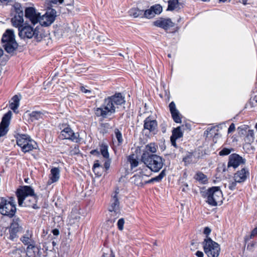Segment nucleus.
<instances>
[{
  "label": "nucleus",
  "mask_w": 257,
  "mask_h": 257,
  "mask_svg": "<svg viewBox=\"0 0 257 257\" xmlns=\"http://www.w3.org/2000/svg\"><path fill=\"white\" fill-rule=\"evenodd\" d=\"M245 245H247V249L251 250L254 245V243L252 241H249L247 243H245Z\"/></svg>",
  "instance_id": "obj_54"
},
{
  "label": "nucleus",
  "mask_w": 257,
  "mask_h": 257,
  "mask_svg": "<svg viewBox=\"0 0 257 257\" xmlns=\"http://www.w3.org/2000/svg\"><path fill=\"white\" fill-rule=\"evenodd\" d=\"M254 139V132L252 130H249L246 134L244 138V141L247 144H251Z\"/></svg>",
  "instance_id": "obj_34"
},
{
  "label": "nucleus",
  "mask_w": 257,
  "mask_h": 257,
  "mask_svg": "<svg viewBox=\"0 0 257 257\" xmlns=\"http://www.w3.org/2000/svg\"><path fill=\"white\" fill-rule=\"evenodd\" d=\"M249 171L247 168H243L234 174V180L239 183L245 182L249 177Z\"/></svg>",
  "instance_id": "obj_14"
},
{
  "label": "nucleus",
  "mask_w": 257,
  "mask_h": 257,
  "mask_svg": "<svg viewBox=\"0 0 257 257\" xmlns=\"http://www.w3.org/2000/svg\"><path fill=\"white\" fill-rule=\"evenodd\" d=\"M79 206H76L72 209L70 214L68 217V224H73L78 222L80 218Z\"/></svg>",
  "instance_id": "obj_18"
},
{
  "label": "nucleus",
  "mask_w": 257,
  "mask_h": 257,
  "mask_svg": "<svg viewBox=\"0 0 257 257\" xmlns=\"http://www.w3.org/2000/svg\"><path fill=\"white\" fill-rule=\"evenodd\" d=\"M168 6L167 11H173L176 9H180V4L178 0H169L168 1Z\"/></svg>",
  "instance_id": "obj_31"
},
{
  "label": "nucleus",
  "mask_w": 257,
  "mask_h": 257,
  "mask_svg": "<svg viewBox=\"0 0 257 257\" xmlns=\"http://www.w3.org/2000/svg\"><path fill=\"white\" fill-rule=\"evenodd\" d=\"M21 240L25 245H28L29 243H31L33 240L31 239L28 235H24L21 238Z\"/></svg>",
  "instance_id": "obj_47"
},
{
  "label": "nucleus",
  "mask_w": 257,
  "mask_h": 257,
  "mask_svg": "<svg viewBox=\"0 0 257 257\" xmlns=\"http://www.w3.org/2000/svg\"><path fill=\"white\" fill-rule=\"evenodd\" d=\"M230 153L231 150L228 148H223L221 151L219 152V154L220 156H225L229 155Z\"/></svg>",
  "instance_id": "obj_50"
},
{
  "label": "nucleus",
  "mask_w": 257,
  "mask_h": 257,
  "mask_svg": "<svg viewBox=\"0 0 257 257\" xmlns=\"http://www.w3.org/2000/svg\"><path fill=\"white\" fill-rule=\"evenodd\" d=\"M76 31V28L72 24L70 26L65 28V33H67V36L70 38L73 37Z\"/></svg>",
  "instance_id": "obj_36"
},
{
  "label": "nucleus",
  "mask_w": 257,
  "mask_h": 257,
  "mask_svg": "<svg viewBox=\"0 0 257 257\" xmlns=\"http://www.w3.org/2000/svg\"><path fill=\"white\" fill-rule=\"evenodd\" d=\"M35 29L30 26H25L22 27H19V35L22 39H30L33 37L35 35Z\"/></svg>",
  "instance_id": "obj_15"
},
{
  "label": "nucleus",
  "mask_w": 257,
  "mask_h": 257,
  "mask_svg": "<svg viewBox=\"0 0 257 257\" xmlns=\"http://www.w3.org/2000/svg\"><path fill=\"white\" fill-rule=\"evenodd\" d=\"M169 109L173 120L177 123H180L182 122L181 114L176 108V104L174 101H172L169 105Z\"/></svg>",
  "instance_id": "obj_19"
},
{
  "label": "nucleus",
  "mask_w": 257,
  "mask_h": 257,
  "mask_svg": "<svg viewBox=\"0 0 257 257\" xmlns=\"http://www.w3.org/2000/svg\"><path fill=\"white\" fill-rule=\"evenodd\" d=\"M21 229L20 219L19 217H15L11 224L10 230L19 232Z\"/></svg>",
  "instance_id": "obj_24"
},
{
  "label": "nucleus",
  "mask_w": 257,
  "mask_h": 257,
  "mask_svg": "<svg viewBox=\"0 0 257 257\" xmlns=\"http://www.w3.org/2000/svg\"><path fill=\"white\" fill-rule=\"evenodd\" d=\"M127 162L130 164L132 170L137 167L139 165V161L134 154L127 157Z\"/></svg>",
  "instance_id": "obj_32"
},
{
  "label": "nucleus",
  "mask_w": 257,
  "mask_h": 257,
  "mask_svg": "<svg viewBox=\"0 0 257 257\" xmlns=\"http://www.w3.org/2000/svg\"><path fill=\"white\" fill-rule=\"evenodd\" d=\"M124 102V97L120 93H116L113 95L105 98L100 107L95 109V114L97 117L106 118L116 112L118 105Z\"/></svg>",
  "instance_id": "obj_1"
},
{
  "label": "nucleus",
  "mask_w": 257,
  "mask_h": 257,
  "mask_svg": "<svg viewBox=\"0 0 257 257\" xmlns=\"http://www.w3.org/2000/svg\"><path fill=\"white\" fill-rule=\"evenodd\" d=\"M60 177V171L57 168H53L51 170L50 183L57 182Z\"/></svg>",
  "instance_id": "obj_28"
},
{
  "label": "nucleus",
  "mask_w": 257,
  "mask_h": 257,
  "mask_svg": "<svg viewBox=\"0 0 257 257\" xmlns=\"http://www.w3.org/2000/svg\"><path fill=\"white\" fill-rule=\"evenodd\" d=\"M79 152L80 150L79 149V147L76 144L74 145L73 147H71L69 150V154L70 155H77Z\"/></svg>",
  "instance_id": "obj_44"
},
{
  "label": "nucleus",
  "mask_w": 257,
  "mask_h": 257,
  "mask_svg": "<svg viewBox=\"0 0 257 257\" xmlns=\"http://www.w3.org/2000/svg\"><path fill=\"white\" fill-rule=\"evenodd\" d=\"M224 123H221L219 124L218 125L211 126L210 127H208L204 133V136L206 137H215L216 135H217V132L218 131V130L217 128L219 127V126H221L222 125H224Z\"/></svg>",
  "instance_id": "obj_20"
},
{
  "label": "nucleus",
  "mask_w": 257,
  "mask_h": 257,
  "mask_svg": "<svg viewBox=\"0 0 257 257\" xmlns=\"http://www.w3.org/2000/svg\"><path fill=\"white\" fill-rule=\"evenodd\" d=\"M23 16H24L15 15L14 17L12 18L11 22L13 26L18 27L19 29V27H22L24 22Z\"/></svg>",
  "instance_id": "obj_25"
},
{
  "label": "nucleus",
  "mask_w": 257,
  "mask_h": 257,
  "mask_svg": "<svg viewBox=\"0 0 257 257\" xmlns=\"http://www.w3.org/2000/svg\"><path fill=\"white\" fill-rule=\"evenodd\" d=\"M142 161L152 172H158L163 167L165 160L155 154L144 153L142 156Z\"/></svg>",
  "instance_id": "obj_3"
},
{
  "label": "nucleus",
  "mask_w": 257,
  "mask_h": 257,
  "mask_svg": "<svg viewBox=\"0 0 257 257\" xmlns=\"http://www.w3.org/2000/svg\"><path fill=\"white\" fill-rule=\"evenodd\" d=\"M19 206L32 207L38 209L39 207L37 205V196L35 194L34 189L30 186H24L18 189L16 192Z\"/></svg>",
  "instance_id": "obj_2"
},
{
  "label": "nucleus",
  "mask_w": 257,
  "mask_h": 257,
  "mask_svg": "<svg viewBox=\"0 0 257 257\" xmlns=\"http://www.w3.org/2000/svg\"><path fill=\"white\" fill-rule=\"evenodd\" d=\"M194 178L195 180L203 184L206 183L208 181L207 176L201 172H197Z\"/></svg>",
  "instance_id": "obj_33"
},
{
  "label": "nucleus",
  "mask_w": 257,
  "mask_h": 257,
  "mask_svg": "<svg viewBox=\"0 0 257 257\" xmlns=\"http://www.w3.org/2000/svg\"><path fill=\"white\" fill-rule=\"evenodd\" d=\"M12 100V102H10V107L15 112L19 106L20 98L17 95H15L13 97Z\"/></svg>",
  "instance_id": "obj_30"
},
{
  "label": "nucleus",
  "mask_w": 257,
  "mask_h": 257,
  "mask_svg": "<svg viewBox=\"0 0 257 257\" xmlns=\"http://www.w3.org/2000/svg\"><path fill=\"white\" fill-rule=\"evenodd\" d=\"M90 154L92 155L98 156L99 152L97 150H92L90 151Z\"/></svg>",
  "instance_id": "obj_62"
},
{
  "label": "nucleus",
  "mask_w": 257,
  "mask_h": 257,
  "mask_svg": "<svg viewBox=\"0 0 257 257\" xmlns=\"http://www.w3.org/2000/svg\"><path fill=\"white\" fill-rule=\"evenodd\" d=\"M211 229L208 227H205L204 229L203 233L205 235H206V238H208V235L210 233Z\"/></svg>",
  "instance_id": "obj_57"
},
{
  "label": "nucleus",
  "mask_w": 257,
  "mask_h": 257,
  "mask_svg": "<svg viewBox=\"0 0 257 257\" xmlns=\"http://www.w3.org/2000/svg\"><path fill=\"white\" fill-rule=\"evenodd\" d=\"M155 15L160 14L162 11V7L160 5H155L151 7Z\"/></svg>",
  "instance_id": "obj_46"
},
{
  "label": "nucleus",
  "mask_w": 257,
  "mask_h": 257,
  "mask_svg": "<svg viewBox=\"0 0 257 257\" xmlns=\"http://www.w3.org/2000/svg\"><path fill=\"white\" fill-rule=\"evenodd\" d=\"M97 39L99 41L105 42L107 44H109V45L111 44L109 42L110 40L109 39H108L107 38H106V37L103 35L98 36Z\"/></svg>",
  "instance_id": "obj_49"
},
{
  "label": "nucleus",
  "mask_w": 257,
  "mask_h": 257,
  "mask_svg": "<svg viewBox=\"0 0 257 257\" xmlns=\"http://www.w3.org/2000/svg\"><path fill=\"white\" fill-rule=\"evenodd\" d=\"M46 112L44 110L33 111L30 114V117L32 121L43 119Z\"/></svg>",
  "instance_id": "obj_23"
},
{
  "label": "nucleus",
  "mask_w": 257,
  "mask_h": 257,
  "mask_svg": "<svg viewBox=\"0 0 257 257\" xmlns=\"http://www.w3.org/2000/svg\"><path fill=\"white\" fill-rule=\"evenodd\" d=\"M100 152L101 155L103 156V157L105 158H109V153L108 152V147L107 146H102L101 147L100 149Z\"/></svg>",
  "instance_id": "obj_45"
},
{
  "label": "nucleus",
  "mask_w": 257,
  "mask_h": 257,
  "mask_svg": "<svg viewBox=\"0 0 257 257\" xmlns=\"http://www.w3.org/2000/svg\"><path fill=\"white\" fill-rule=\"evenodd\" d=\"M37 143L31 139L28 143H27L23 147L21 148V150L24 153H26L31 151H32L34 149H36L37 148Z\"/></svg>",
  "instance_id": "obj_22"
},
{
  "label": "nucleus",
  "mask_w": 257,
  "mask_h": 257,
  "mask_svg": "<svg viewBox=\"0 0 257 257\" xmlns=\"http://www.w3.org/2000/svg\"><path fill=\"white\" fill-rule=\"evenodd\" d=\"M157 120L152 119L150 116L147 117L144 121V129L148 130L150 133L156 134L157 132Z\"/></svg>",
  "instance_id": "obj_13"
},
{
  "label": "nucleus",
  "mask_w": 257,
  "mask_h": 257,
  "mask_svg": "<svg viewBox=\"0 0 257 257\" xmlns=\"http://www.w3.org/2000/svg\"><path fill=\"white\" fill-rule=\"evenodd\" d=\"M65 140H70L74 143H78L80 142V138L78 133H75L69 125L65 124Z\"/></svg>",
  "instance_id": "obj_17"
},
{
  "label": "nucleus",
  "mask_w": 257,
  "mask_h": 257,
  "mask_svg": "<svg viewBox=\"0 0 257 257\" xmlns=\"http://www.w3.org/2000/svg\"><path fill=\"white\" fill-rule=\"evenodd\" d=\"M27 245L28 246L26 250L27 254L30 257H33L35 255V252L36 251L37 249L35 241H32Z\"/></svg>",
  "instance_id": "obj_27"
},
{
  "label": "nucleus",
  "mask_w": 257,
  "mask_h": 257,
  "mask_svg": "<svg viewBox=\"0 0 257 257\" xmlns=\"http://www.w3.org/2000/svg\"><path fill=\"white\" fill-rule=\"evenodd\" d=\"M16 204L14 197L10 198L9 200L4 197H0V213L12 218L16 212Z\"/></svg>",
  "instance_id": "obj_5"
},
{
  "label": "nucleus",
  "mask_w": 257,
  "mask_h": 257,
  "mask_svg": "<svg viewBox=\"0 0 257 257\" xmlns=\"http://www.w3.org/2000/svg\"><path fill=\"white\" fill-rule=\"evenodd\" d=\"M166 176V170H163L158 176H156L153 178L154 182H160L163 178Z\"/></svg>",
  "instance_id": "obj_43"
},
{
  "label": "nucleus",
  "mask_w": 257,
  "mask_h": 257,
  "mask_svg": "<svg viewBox=\"0 0 257 257\" xmlns=\"http://www.w3.org/2000/svg\"><path fill=\"white\" fill-rule=\"evenodd\" d=\"M14 8L16 13V15L24 16L23 8L19 3L15 4Z\"/></svg>",
  "instance_id": "obj_41"
},
{
  "label": "nucleus",
  "mask_w": 257,
  "mask_h": 257,
  "mask_svg": "<svg viewBox=\"0 0 257 257\" xmlns=\"http://www.w3.org/2000/svg\"><path fill=\"white\" fill-rule=\"evenodd\" d=\"M153 24L154 26L161 28L165 30H167L174 26V24L172 22L170 19L163 18H160L154 21Z\"/></svg>",
  "instance_id": "obj_16"
},
{
  "label": "nucleus",
  "mask_w": 257,
  "mask_h": 257,
  "mask_svg": "<svg viewBox=\"0 0 257 257\" xmlns=\"http://www.w3.org/2000/svg\"><path fill=\"white\" fill-rule=\"evenodd\" d=\"M114 134L115 137L117 140L118 145H121L123 143V140L122 137V134L120 131L117 128L114 129Z\"/></svg>",
  "instance_id": "obj_42"
},
{
  "label": "nucleus",
  "mask_w": 257,
  "mask_h": 257,
  "mask_svg": "<svg viewBox=\"0 0 257 257\" xmlns=\"http://www.w3.org/2000/svg\"><path fill=\"white\" fill-rule=\"evenodd\" d=\"M128 13L130 16L134 18H143V10H140L138 8H132L129 11Z\"/></svg>",
  "instance_id": "obj_29"
},
{
  "label": "nucleus",
  "mask_w": 257,
  "mask_h": 257,
  "mask_svg": "<svg viewBox=\"0 0 257 257\" xmlns=\"http://www.w3.org/2000/svg\"><path fill=\"white\" fill-rule=\"evenodd\" d=\"M56 17V12L54 9H49L42 16H40L38 22L42 26L47 27L51 25Z\"/></svg>",
  "instance_id": "obj_9"
},
{
  "label": "nucleus",
  "mask_w": 257,
  "mask_h": 257,
  "mask_svg": "<svg viewBox=\"0 0 257 257\" xmlns=\"http://www.w3.org/2000/svg\"><path fill=\"white\" fill-rule=\"evenodd\" d=\"M252 235H253L254 237L257 236V227L254 228L251 232Z\"/></svg>",
  "instance_id": "obj_64"
},
{
  "label": "nucleus",
  "mask_w": 257,
  "mask_h": 257,
  "mask_svg": "<svg viewBox=\"0 0 257 257\" xmlns=\"http://www.w3.org/2000/svg\"><path fill=\"white\" fill-rule=\"evenodd\" d=\"M144 176L142 173L136 174L131 178V181L137 186H143L144 185L143 178Z\"/></svg>",
  "instance_id": "obj_26"
},
{
  "label": "nucleus",
  "mask_w": 257,
  "mask_h": 257,
  "mask_svg": "<svg viewBox=\"0 0 257 257\" xmlns=\"http://www.w3.org/2000/svg\"><path fill=\"white\" fill-rule=\"evenodd\" d=\"M118 195L119 189L118 188H116L114 192L112 193L110 205L108 207V211L111 212V215H114L115 216L114 219L117 218L120 214V203Z\"/></svg>",
  "instance_id": "obj_8"
},
{
  "label": "nucleus",
  "mask_w": 257,
  "mask_h": 257,
  "mask_svg": "<svg viewBox=\"0 0 257 257\" xmlns=\"http://www.w3.org/2000/svg\"><path fill=\"white\" fill-rule=\"evenodd\" d=\"M203 249L208 257H218L220 251V245L211 238L204 239L203 242Z\"/></svg>",
  "instance_id": "obj_7"
},
{
  "label": "nucleus",
  "mask_w": 257,
  "mask_h": 257,
  "mask_svg": "<svg viewBox=\"0 0 257 257\" xmlns=\"http://www.w3.org/2000/svg\"><path fill=\"white\" fill-rule=\"evenodd\" d=\"M238 182L235 181V180L234 181H232L229 182L228 188L231 190H234L236 188V184Z\"/></svg>",
  "instance_id": "obj_53"
},
{
  "label": "nucleus",
  "mask_w": 257,
  "mask_h": 257,
  "mask_svg": "<svg viewBox=\"0 0 257 257\" xmlns=\"http://www.w3.org/2000/svg\"><path fill=\"white\" fill-rule=\"evenodd\" d=\"M191 246H192V247L193 248H192V247L191 248V249H196L198 247V243L197 242H193L192 241L191 242Z\"/></svg>",
  "instance_id": "obj_60"
},
{
  "label": "nucleus",
  "mask_w": 257,
  "mask_h": 257,
  "mask_svg": "<svg viewBox=\"0 0 257 257\" xmlns=\"http://www.w3.org/2000/svg\"><path fill=\"white\" fill-rule=\"evenodd\" d=\"M155 16V15L154 13L153 10L151 8L145 11L143 10V18L151 19Z\"/></svg>",
  "instance_id": "obj_39"
},
{
  "label": "nucleus",
  "mask_w": 257,
  "mask_h": 257,
  "mask_svg": "<svg viewBox=\"0 0 257 257\" xmlns=\"http://www.w3.org/2000/svg\"><path fill=\"white\" fill-rule=\"evenodd\" d=\"M111 128L110 124L108 122L101 123L100 125V132L102 134L107 133Z\"/></svg>",
  "instance_id": "obj_37"
},
{
  "label": "nucleus",
  "mask_w": 257,
  "mask_h": 257,
  "mask_svg": "<svg viewBox=\"0 0 257 257\" xmlns=\"http://www.w3.org/2000/svg\"><path fill=\"white\" fill-rule=\"evenodd\" d=\"M254 237V236L252 235L251 233H250L249 235H246L244 237L245 243H247L248 241H251L250 240Z\"/></svg>",
  "instance_id": "obj_56"
},
{
  "label": "nucleus",
  "mask_w": 257,
  "mask_h": 257,
  "mask_svg": "<svg viewBox=\"0 0 257 257\" xmlns=\"http://www.w3.org/2000/svg\"><path fill=\"white\" fill-rule=\"evenodd\" d=\"M235 125L234 123H232L230 125V126L228 129V133L229 134V133L233 132V131H235Z\"/></svg>",
  "instance_id": "obj_58"
},
{
  "label": "nucleus",
  "mask_w": 257,
  "mask_h": 257,
  "mask_svg": "<svg viewBox=\"0 0 257 257\" xmlns=\"http://www.w3.org/2000/svg\"><path fill=\"white\" fill-rule=\"evenodd\" d=\"M2 42L6 51L8 53H13L18 47L15 40L14 32L11 29H7L4 33Z\"/></svg>",
  "instance_id": "obj_4"
},
{
  "label": "nucleus",
  "mask_w": 257,
  "mask_h": 257,
  "mask_svg": "<svg viewBox=\"0 0 257 257\" xmlns=\"http://www.w3.org/2000/svg\"><path fill=\"white\" fill-rule=\"evenodd\" d=\"M100 166L99 163V161L98 160L97 161H95L94 164H93V172H95V170L97 168H98Z\"/></svg>",
  "instance_id": "obj_59"
},
{
  "label": "nucleus",
  "mask_w": 257,
  "mask_h": 257,
  "mask_svg": "<svg viewBox=\"0 0 257 257\" xmlns=\"http://www.w3.org/2000/svg\"><path fill=\"white\" fill-rule=\"evenodd\" d=\"M33 37L38 42L40 41L42 38V34H40V32L36 29H35V35Z\"/></svg>",
  "instance_id": "obj_51"
},
{
  "label": "nucleus",
  "mask_w": 257,
  "mask_h": 257,
  "mask_svg": "<svg viewBox=\"0 0 257 257\" xmlns=\"http://www.w3.org/2000/svg\"><path fill=\"white\" fill-rule=\"evenodd\" d=\"M195 255L197 257H204V253L201 251H199V250L197 251L195 253Z\"/></svg>",
  "instance_id": "obj_61"
},
{
  "label": "nucleus",
  "mask_w": 257,
  "mask_h": 257,
  "mask_svg": "<svg viewBox=\"0 0 257 257\" xmlns=\"http://www.w3.org/2000/svg\"><path fill=\"white\" fill-rule=\"evenodd\" d=\"M29 136L25 134H18L17 137V144L21 148L31 140Z\"/></svg>",
  "instance_id": "obj_21"
},
{
  "label": "nucleus",
  "mask_w": 257,
  "mask_h": 257,
  "mask_svg": "<svg viewBox=\"0 0 257 257\" xmlns=\"http://www.w3.org/2000/svg\"><path fill=\"white\" fill-rule=\"evenodd\" d=\"M80 90L83 93H86V94H90L91 93V90L87 89L85 86H81L80 87Z\"/></svg>",
  "instance_id": "obj_55"
},
{
  "label": "nucleus",
  "mask_w": 257,
  "mask_h": 257,
  "mask_svg": "<svg viewBox=\"0 0 257 257\" xmlns=\"http://www.w3.org/2000/svg\"><path fill=\"white\" fill-rule=\"evenodd\" d=\"M102 257H114V255L112 254L111 252L110 253H104Z\"/></svg>",
  "instance_id": "obj_63"
},
{
  "label": "nucleus",
  "mask_w": 257,
  "mask_h": 257,
  "mask_svg": "<svg viewBox=\"0 0 257 257\" xmlns=\"http://www.w3.org/2000/svg\"><path fill=\"white\" fill-rule=\"evenodd\" d=\"M157 148L158 146L155 143H150L146 147V153L149 152L152 153H155L157 152Z\"/></svg>",
  "instance_id": "obj_40"
},
{
  "label": "nucleus",
  "mask_w": 257,
  "mask_h": 257,
  "mask_svg": "<svg viewBox=\"0 0 257 257\" xmlns=\"http://www.w3.org/2000/svg\"><path fill=\"white\" fill-rule=\"evenodd\" d=\"M245 163V160L236 154H233L229 156L227 164V168L231 167L233 168H236L240 164H244Z\"/></svg>",
  "instance_id": "obj_11"
},
{
  "label": "nucleus",
  "mask_w": 257,
  "mask_h": 257,
  "mask_svg": "<svg viewBox=\"0 0 257 257\" xmlns=\"http://www.w3.org/2000/svg\"><path fill=\"white\" fill-rule=\"evenodd\" d=\"M12 115V111L9 110L4 114L0 123V137L7 134L9 131V125Z\"/></svg>",
  "instance_id": "obj_10"
},
{
  "label": "nucleus",
  "mask_w": 257,
  "mask_h": 257,
  "mask_svg": "<svg viewBox=\"0 0 257 257\" xmlns=\"http://www.w3.org/2000/svg\"><path fill=\"white\" fill-rule=\"evenodd\" d=\"M18 232L12 231L10 230V237L9 238L12 240H14L15 238L18 237L17 233Z\"/></svg>",
  "instance_id": "obj_52"
},
{
  "label": "nucleus",
  "mask_w": 257,
  "mask_h": 257,
  "mask_svg": "<svg viewBox=\"0 0 257 257\" xmlns=\"http://www.w3.org/2000/svg\"><path fill=\"white\" fill-rule=\"evenodd\" d=\"M182 136L183 133L180 126H178L173 130L171 137H173V138H175V139H178L181 138Z\"/></svg>",
  "instance_id": "obj_38"
},
{
  "label": "nucleus",
  "mask_w": 257,
  "mask_h": 257,
  "mask_svg": "<svg viewBox=\"0 0 257 257\" xmlns=\"http://www.w3.org/2000/svg\"><path fill=\"white\" fill-rule=\"evenodd\" d=\"M40 13H37L33 7L27 8L25 10V17L34 25L38 23Z\"/></svg>",
  "instance_id": "obj_12"
},
{
  "label": "nucleus",
  "mask_w": 257,
  "mask_h": 257,
  "mask_svg": "<svg viewBox=\"0 0 257 257\" xmlns=\"http://www.w3.org/2000/svg\"><path fill=\"white\" fill-rule=\"evenodd\" d=\"M124 223V220L123 218H121L118 219L117 225L118 229L119 230H122L123 229V225Z\"/></svg>",
  "instance_id": "obj_48"
},
{
  "label": "nucleus",
  "mask_w": 257,
  "mask_h": 257,
  "mask_svg": "<svg viewBox=\"0 0 257 257\" xmlns=\"http://www.w3.org/2000/svg\"><path fill=\"white\" fill-rule=\"evenodd\" d=\"M194 158V156L192 153L187 152L183 158V161L184 163L185 166H187L193 162V159Z\"/></svg>",
  "instance_id": "obj_35"
},
{
  "label": "nucleus",
  "mask_w": 257,
  "mask_h": 257,
  "mask_svg": "<svg viewBox=\"0 0 257 257\" xmlns=\"http://www.w3.org/2000/svg\"><path fill=\"white\" fill-rule=\"evenodd\" d=\"M206 202L212 206H216L222 202V192L218 186L208 188L206 192Z\"/></svg>",
  "instance_id": "obj_6"
}]
</instances>
